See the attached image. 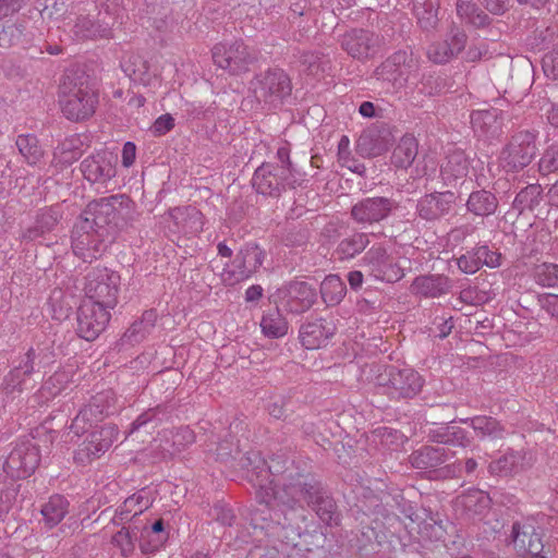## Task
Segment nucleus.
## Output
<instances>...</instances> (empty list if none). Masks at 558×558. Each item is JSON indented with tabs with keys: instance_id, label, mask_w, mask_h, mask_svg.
<instances>
[{
	"instance_id": "obj_58",
	"label": "nucleus",
	"mask_w": 558,
	"mask_h": 558,
	"mask_svg": "<svg viewBox=\"0 0 558 558\" xmlns=\"http://www.w3.org/2000/svg\"><path fill=\"white\" fill-rule=\"evenodd\" d=\"M112 544L119 548L120 554L124 558H129L134 554L135 542L131 535V531L121 527L111 539Z\"/></svg>"
},
{
	"instance_id": "obj_12",
	"label": "nucleus",
	"mask_w": 558,
	"mask_h": 558,
	"mask_svg": "<svg viewBox=\"0 0 558 558\" xmlns=\"http://www.w3.org/2000/svg\"><path fill=\"white\" fill-rule=\"evenodd\" d=\"M274 296L287 312L302 314L315 304L317 292L306 281L292 280L278 288Z\"/></svg>"
},
{
	"instance_id": "obj_35",
	"label": "nucleus",
	"mask_w": 558,
	"mask_h": 558,
	"mask_svg": "<svg viewBox=\"0 0 558 558\" xmlns=\"http://www.w3.org/2000/svg\"><path fill=\"white\" fill-rule=\"evenodd\" d=\"M157 313L154 310L145 311L141 319L134 322L124 332L121 340L126 344H135L142 342L155 328Z\"/></svg>"
},
{
	"instance_id": "obj_5",
	"label": "nucleus",
	"mask_w": 558,
	"mask_h": 558,
	"mask_svg": "<svg viewBox=\"0 0 558 558\" xmlns=\"http://www.w3.org/2000/svg\"><path fill=\"white\" fill-rule=\"evenodd\" d=\"M121 277L109 268H95L85 277V301L113 310L118 304Z\"/></svg>"
},
{
	"instance_id": "obj_57",
	"label": "nucleus",
	"mask_w": 558,
	"mask_h": 558,
	"mask_svg": "<svg viewBox=\"0 0 558 558\" xmlns=\"http://www.w3.org/2000/svg\"><path fill=\"white\" fill-rule=\"evenodd\" d=\"M168 539V534H150L143 530L140 535V549L143 555H153L160 550Z\"/></svg>"
},
{
	"instance_id": "obj_29",
	"label": "nucleus",
	"mask_w": 558,
	"mask_h": 558,
	"mask_svg": "<svg viewBox=\"0 0 558 558\" xmlns=\"http://www.w3.org/2000/svg\"><path fill=\"white\" fill-rule=\"evenodd\" d=\"M451 288V279L444 275L420 276L411 284L413 293L425 298H438L448 293Z\"/></svg>"
},
{
	"instance_id": "obj_11",
	"label": "nucleus",
	"mask_w": 558,
	"mask_h": 558,
	"mask_svg": "<svg viewBox=\"0 0 558 558\" xmlns=\"http://www.w3.org/2000/svg\"><path fill=\"white\" fill-rule=\"evenodd\" d=\"M265 252L256 244L247 243L221 274L222 280L234 284L252 277L263 265Z\"/></svg>"
},
{
	"instance_id": "obj_61",
	"label": "nucleus",
	"mask_w": 558,
	"mask_h": 558,
	"mask_svg": "<svg viewBox=\"0 0 558 558\" xmlns=\"http://www.w3.org/2000/svg\"><path fill=\"white\" fill-rule=\"evenodd\" d=\"M477 254L476 246L468 251L465 254H462L457 259L459 269L464 274H475L478 271L481 269V263Z\"/></svg>"
},
{
	"instance_id": "obj_20",
	"label": "nucleus",
	"mask_w": 558,
	"mask_h": 558,
	"mask_svg": "<svg viewBox=\"0 0 558 558\" xmlns=\"http://www.w3.org/2000/svg\"><path fill=\"white\" fill-rule=\"evenodd\" d=\"M456 199V194L451 191L425 194L417 199L415 214L426 222L439 221L451 214Z\"/></svg>"
},
{
	"instance_id": "obj_36",
	"label": "nucleus",
	"mask_w": 558,
	"mask_h": 558,
	"mask_svg": "<svg viewBox=\"0 0 558 558\" xmlns=\"http://www.w3.org/2000/svg\"><path fill=\"white\" fill-rule=\"evenodd\" d=\"M498 208L496 195L486 190L474 191L466 201V209L478 217L494 215Z\"/></svg>"
},
{
	"instance_id": "obj_39",
	"label": "nucleus",
	"mask_w": 558,
	"mask_h": 558,
	"mask_svg": "<svg viewBox=\"0 0 558 558\" xmlns=\"http://www.w3.org/2000/svg\"><path fill=\"white\" fill-rule=\"evenodd\" d=\"M302 71L307 75L319 77L331 69L328 56L318 51H303L299 57Z\"/></svg>"
},
{
	"instance_id": "obj_54",
	"label": "nucleus",
	"mask_w": 558,
	"mask_h": 558,
	"mask_svg": "<svg viewBox=\"0 0 558 558\" xmlns=\"http://www.w3.org/2000/svg\"><path fill=\"white\" fill-rule=\"evenodd\" d=\"M536 283L546 288H558V265L543 263L534 268Z\"/></svg>"
},
{
	"instance_id": "obj_62",
	"label": "nucleus",
	"mask_w": 558,
	"mask_h": 558,
	"mask_svg": "<svg viewBox=\"0 0 558 558\" xmlns=\"http://www.w3.org/2000/svg\"><path fill=\"white\" fill-rule=\"evenodd\" d=\"M538 168L542 174L558 171V145L549 146L543 154Z\"/></svg>"
},
{
	"instance_id": "obj_7",
	"label": "nucleus",
	"mask_w": 558,
	"mask_h": 558,
	"mask_svg": "<svg viewBox=\"0 0 558 558\" xmlns=\"http://www.w3.org/2000/svg\"><path fill=\"white\" fill-rule=\"evenodd\" d=\"M214 63L232 75H240L256 62L257 54L243 40L220 43L211 50Z\"/></svg>"
},
{
	"instance_id": "obj_19",
	"label": "nucleus",
	"mask_w": 558,
	"mask_h": 558,
	"mask_svg": "<svg viewBox=\"0 0 558 558\" xmlns=\"http://www.w3.org/2000/svg\"><path fill=\"white\" fill-rule=\"evenodd\" d=\"M398 207V203L389 197H366L351 207V218L359 225L372 226L387 219Z\"/></svg>"
},
{
	"instance_id": "obj_38",
	"label": "nucleus",
	"mask_w": 558,
	"mask_h": 558,
	"mask_svg": "<svg viewBox=\"0 0 558 558\" xmlns=\"http://www.w3.org/2000/svg\"><path fill=\"white\" fill-rule=\"evenodd\" d=\"M170 216L184 234L197 233L203 229L202 214L196 208H174Z\"/></svg>"
},
{
	"instance_id": "obj_37",
	"label": "nucleus",
	"mask_w": 558,
	"mask_h": 558,
	"mask_svg": "<svg viewBox=\"0 0 558 558\" xmlns=\"http://www.w3.org/2000/svg\"><path fill=\"white\" fill-rule=\"evenodd\" d=\"M456 11L460 21L466 25L483 28L490 24V17L472 1L458 0Z\"/></svg>"
},
{
	"instance_id": "obj_33",
	"label": "nucleus",
	"mask_w": 558,
	"mask_h": 558,
	"mask_svg": "<svg viewBox=\"0 0 558 558\" xmlns=\"http://www.w3.org/2000/svg\"><path fill=\"white\" fill-rule=\"evenodd\" d=\"M468 173L469 161L463 151L449 154L440 169L441 180L447 186H454L457 181L465 178Z\"/></svg>"
},
{
	"instance_id": "obj_59",
	"label": "nucleus",
	"mask_w": 558,
	"mask_h": 558,
	"mask_svg": "<svg viewBox=\"0 0 558 558\" xmlns=\"http://www.w3.org/2000/svg\"><path fill=\"white\" fill-rule=\"evenodd\" d=\"M542 193L541 185L531 184L521 190L515 196L514 203L521 208L532 209L534 206L539 204V196Z\"/></svg>"
},
{
	"instance_id": "obj_8",
	"label": "nucleus",
	"mask_w": 558,
	"mask_h": 558,
	"mask_svg": "<svg viewBox=\"0 0 558 558\" xmlns=\"http://www.w3.org/2000/svg\"><path fill=\"white\" fill-rule=\"evenodd\" d=\"M251 87L258 101L274 106L281 104L292 90L290 77L281 69H269L257 74Z\"/></svg>"
},
{
	"instance_id": "obj_13",
	"label": "nucleus",
	"mask_w": 558,
	"mask_h": 558,
	"mask_svg": "<svg viewBox=\"0 0 558 558\" xmlns=\"http://www.w3.org/2000/svg\"><path fill=\"white\" fill-rule=\"evenodd\" d=\"M384 44L383 36L363 28L351 29L341 38L342 49L359 61L374 58L383 50Z\"/></svg>"
},
{
	"instance_id": "obj_17",
	"label": "nucleus",
	"mask_w": 558,
	"mask_h": 558,
	"mask_svg": "<svg viewBox=\"0 0 558 558\" xmlns=\"http://www.w3.org/2000/svg\"><path fill=\"white\" fill-rule=\"evenodd\" d=\"M362 266L376 280L396 282L403 277L402 269L381 245H374L365 253Z\"/></svg>"
},
{
	"instance_id": "obj_47",
	"label": "nucleus",
	"mask_w": 558,
	"mask_h": 558,
	"mask_svg": "<svg viewBox=\"0 0 558 558\" xmlns=\"http://www.w3.org/2000/svg\"><path fill=\"white\" fill-rule=\"evenodd\" d=\"M390 495L384 494L381 497L372 496L365 502L366 510L376 515V520L380 518L384 520V524L392 525L398 517L391 511L389 507Z\"/></svg>"
},
{
	"instance_id": "obj_40",
	"label": "nucleus",
	"mask_w": 558,
	"mask_h": 558,
	"mask_svg": "<svg viewBox=\"0 0 558 558\" xmlns=\"http://www.w3.org/2000/svg\"><path fill=\"white\" fill-rule=\"evenodd\" d=\"M262 332L268 338H281L288 333L289 324L278 307L264 313L260 320Z\"/></svg>"
},
{
	"instance_id": "obj_49",
	"label": "nucleus",
	"mask_w": 558,
	"mask_h": 558,
	"mask_svg": "<svg viewBox=\"0 0 558 558\" xmlns=\"http://www.w3.org/2000/svg\"><path fill=\"white\" fill-rule=\"evenodd\" d=\"M168 411L166 407L157 405L143 412L131 424L130 433H134L142 427L150 426L156 428L166 417Z\"/></svg>"
},
{
	"instance_id": "obj_10",
	"label": "nucleus",
	"mask_w": 558,
	"mask_h": 558,
	"mask_svg": "<svg viewBox=\"0 0 558 558\" xmlns=\"http://www.w3.org/2000/svg\"><path fill=\"white\" fill-rule=\"evenodd\" d=\"M412 58L405 51H397L381 62L374 71V77L387 90L403 88L414 68Z\"/></svg>"
},
{
	"instance_id": "obj_63",
	"label": "nucleus",
	"mask_w": 558,
	"mask_h": 558,
	"mask_svg": "<svg viewBox=\"0 0 558 558\" xmlns=\"http://www.w3.org/2000/svg\"><path fill=\"white\" fill-rule=\"evenodd\" d=\"M39 357L40 353L34 348H29L14 368L19 369L20 373L28 379L29 376L35 373L36 361Z\"/></svg>"
},
{
	"instance_id": "obj_53",
	"label": "nucleus",
	"mask_w": 558,
	"mask_h": 558,
	"mask_svg": "<svg viewBox=\"0 0 558 558\" xmlns=\"http://www.w3.org/2000/svg\"><path fill=\"white\" fill-rule=\"evenodd\" d=\"M107 399L108 393H97L90 399L89 403L84 407L93 408L92 413L85 416V421L90 428H95L97 423L101 421L105 415L109 414V405L106 404Z\"/></svg>"
},
{
	"instance_id": "obj_6",
	"label": "nucleus",
	"mask_w": 558,
	"mask_h": 558,
	"mask_svg": "<svg viewBox=\"0 0 558 558\" xmlns=\"http://www.w3.org/2000/svg\"><path fill=\"white\" fill-rule=\"evenodd\" d=\"M376 384L385 388L392 399H412L421 392L424 379L413 368L390 365L377 376Z\"/></svg>"
},
{
	"instance_id": "obj_41",
	"label": "nucleus",
	"mask_w": 558,
	"mask_h": 558,
	"mask_svg": "<svg viewBox=\"0 0 558 558\" xmlns=\"http://www.w3.org/2000/svg\"><path fill=\"white\" fill-rule=\"evenodd\" d=\"M69 511V501L62 495H52L49 500L43 505L41 514L45 524L48 527L58 525Z\"/></svg>"
},
{
	"instance_id": "obj_48",
	"label": "nucleus",
	"mask_w": 558,
	"mask_h": 558,
	"mask_svg": "<svg viewBox=\"0 0 558 558\" xmlns=\"http://www.w3.org/2000/svg\"><path fill=\"white\" fill-rule=\"evenodd\" d=\"M151 499L141 492L128 497L119 507L117 513L121 520H129L130 514H132V518H135L144 510L148 509L151 506Z\"/></svg>"
},
{
	"instance_id": "obj_9",
	"label": "nucleus",
	"mask_w": 558,
	"mask_h": 558,
	"mask_svg": "<svg viewBox=\"0 0 558 558\" xmlns=\"http://www.w3.org/2000/svg\"><path fill=\"white\" fill-rule=\"evenodd\" d=\"M536 133L515 132L501 151V162L507 171H519L531 163L536 155Z\"/></svg>"
},
{
	"instance_id": "obj_43",
	"label": "nucleus",
	"mask_w": 558,
	"mask_h": 558,
	"mask_svg": "<svg viewBox=\"0 0 558 558\" xmlns=\"http://www.w3.org/2000/svg\"><path fill=\"white\" fill-rule=\"evenodd\" d=\"M15 144L20 154L29 166L37 165L44 156L38 138L33 134L19 135Z\"/></svg>"
},
{
	"instance_id": "obj_21",
	"label": "nucleus",
	"mask_w": 558,
	"mask_h": 558,
	"mask_svg": "<svg viewBox=\"0 0 558 558\" xmlns=\"http://www.w3.org/2000/svg\"><path fill=\"white\" fill-rule=\"evenodd\" d=\"M395 138L385 123L373 124L362 132L356 142V151L362 157H376L392 145Z\"/></svg>"
},
{
	"instance_id": "obj_16",
	"label": "nucleus",
	"mask_w": 558,
	"mask_h": 558,
	"mask_svg": "<svg viewBox=\"0 0 558 558\" xmlns=\"http://www.w3.org/2000/svg\"><path fill=\"white\" fill-rule=\"evenodd\" d=\"M110 311L93 301H83L77 310V335L87 341L98 338L110 320Z\"/></svg>"
},
{
	"instance_id": "obj_4",
	"label": "nucleus",
	"mask_w": 558,
	"mask_h": 558,
	"mask_svg": "<svg viewBox=\"0 0 558 558\" xmlns=\"http://www.w3.org/2000/svg\"><path fill=\"white\" fill-rule=\"evenodd\" d=\"M90 204L98 220L111 225L116 235L120 229L137 221L140 216L135 203L124 194L101 197Z\"/></svg>"
},
{
	"instance_id": "obj_55",
	"label": "nucleus",
	"mask_w": 558,
	"mask_h": 558,
	"mask_svg": "<svg viewBox=\"0 0 558 558\" xmlns=\"http://www.w3.org/2000/svg\"><path fill=\"white\" fill-rule=\"evenodd\" d=\"M69 381L70 375L68 372L57 371L44 384L40 391V396L46 397V395L48 393L49 396H47V398H54L68 386Z\"/></svg>"
},
{
	"instance_id": "obj_2",
	"label": "nucleus",
	"mask_w": 558,
	"mask_h": 558,
	"mask_svg": "<svg viewBox=\"0 0 558 558\" xmlns=\"http://www.w3.org/2000/svg\"><path fill=\"white\" fill-rule=\"evenodd\" d=\"M59 106L62 114L70 121L89 119L98 105V92L84 72L64 75L59 85Z\"/></svg>"
},
{
	"instance_id": "obj_52",
	"label": "nucleus",
	"mask_w": 558,
	"mask_h": 558,
	"mask_svg": "<svg viewBox=\"0 0 558 558\" xmlns=\"http://www.w3.org/2000/svg\"><path fill=\"white\" fill-rule=\"evenodd\" d=\"M27 378L19 369H11L3 378L1 389L3 393L11 399L16 398L26 389Z\"/></svg>"
},
{
	"instance_id": "obj_18",
	"label": "nucleus",
	"mask_w": 558,
	"mask_h": 558,
	"mask_svg": "<svg viewBox=\"0 0 558 558\" xmlns=\"http://www.w3.org/2000/svg\"><path fill=\"white\" fill-rule=\"evenodd\" d=\"M509 538L515 551L521 556L541 554L544 548L541 527L533 517L514 521Z\"/></svg>"
},
{
	"instance_id": "obj_27",
	"label": "nucleus",
	"mask_w": 558,
	"mask_h": 558,
	"mask_svg": "<svg viewBox=\"0 0 558 558\" xmlns=\"http://www.w3.org/2000/svg\"><path fill=\"white\" fill-rule=\"evenodd\" d=\"M118 430L114 425H96L87 435L84 441L83 451L88 457H98L101 452L107 451L117 439Z\"/></svg>"
},
{
	"instance_id": "obj_26",
	"label": "nucleus",
	"mask_w": 558,
	"mask_h": 558,
	"mask_svg": "<svg viewBox=\"0 0 558 558\" xmlns=\"http://www.w3.org/2000/svg\"><path fill=\"white\" fill-rule=\"evenodd\" d=\"M531 465V458L524 450L508 449L498 459L488 464V472L495 476H509Z\"/></svg>"
},
{
	"instance_id": "obj_23",
	"label": "nucleus",
	"mask_w": 558,
	"mask_h": 558,
	"mask_svg": "<svg viewBox=\"0 0 558 558\" xmlns=\"http://www.w3.org/2000/svg\"><path fill=\"white\" fill-rule=\"evenodd\" d=\"M466 41L468 36L464 31L452 28L446 39L429 46L427 57L434 63L445 64L464 50Z\"/></svg>"
},
{
	"instance_id": "obj_1",
	"label": "nucleus",
	"mask_w": 558,
	"mask_h": 558,
	"mask_svg": "<svg viewBox=\"0 0 558 558\" xmlns=\"http://www.w3.org/2000/svg\"><path fill=\"white\" fill-rule=\"evenodd\" d=\"M241 466L248 470V480L256 488V498L262 504L287 508L283 522H279L286 531L287 543H293L301 537L302 526L306 515L302 501H305L318 518L331 525L338 524L339 514L333 498L325 490L315 477L298 472L293 465L281 470L279 462L266 461L257 451H248L241 458Z\"/></svg>"
},
{
	"instance_id": "obj_51",
	"label": "nucleus",
	"mask_w": 558,
	"mask_h": 558,
	"mask_svg": "<svg viewBox=\"0 0 558 558\" xmlns=\"http://www.w3.org/2000/svg\"><path fill=\"white\" fill-rule=\"evenodd\" d=\"M435 440L442 446H459L465 448L470 446L471 439L468 433L458 426H448L442 434H437Z\"/></svg>"
},
{
	"instance_id": "obj_24",
	"label": "nucleus",
	"mask_w": 558,
	"mask_h": 558,
	"mask_svg": "<svg viewBox=\"0 0 558 558\" xmlns=\"http://www.w3.org/2000/svg\"><path fill=\"white\" fill-rule=\"evenodd\" d=\"M335 332L336 326L331 319L318 317L301 325L300 339L305 349L315 350L326 345Z\"/></svg>"
},
{
	"instance_id": "obj_34",
	"label": "nucleus",
	"mask_w": 558,
	"mask_h": 558,
	"mask_svg": "<svg viewBox=\"0 0 558 558\" xmlns=\"http://www.w3.org/2000/svg\"><path fill=\"white\" fill-rule=\"evenodd\" d=\"M413 13L417 24L424 31H433L437 27L440 0H412Z\"/></svg>"
},
{
	"instance_id": "obj_25",
	"label": "nucleus",
	"mask_w": 558,
	"mask_h": 558,
	"mask_svg": "<svg viewBox=\"0 0 558 558\" xmlns=\"http://www.w3.org/2000/svg\"><path fill=\"white\" fill-rule=\"evenodd\" d=\"M454 457V451L450 447L442 446H424L418 450H415L410 456V462L413 468L420 470H435L438 466L446 464L449 469L451 465L448 464Z\"/></svg>"
},
{
	"instance_id": "obj_30",
	"label": "nucleus",
	"mask_w": 558,
	"mask_h": 558,
	"mask_svg": "<svg viewBox=\"0 0 558 558\" xmlns=\"http://www.w3.org/2000/svg\"><path fill=\"white\" fill-rule=\"evenodd\" d=\"M471 124L476 134L487 138L499 135L501 120L497 109L476 110L471 113Z\"/></svg>"
},
{
	"instance_id": "obj_32",
	"label": "nucleus",
	"mask_w": 558,
	"mask_h": 558,
	"mask_svg": "<svg viewBox=\"0 0 558 558\" xmlns=\"http://www.w3.org/2000/svg\"><path fill=\"white\" fill-rule=\"evenodd\" d=\"M74 35L80 39L109 38L111 27L105 21L90 15H78L73 26Z\"/></svg>"
},
{
	"instance_id": "obj_60",
	"label": "nucleus",
	"mask_w": 558,
	"mask_h": 558,
	"mask_svg": "<svg viewBox=\"0 0 558 558\" xmlns=\"http://www.w3.org/2000/svg\"><path fill=\"white\" fill-rule=\"evenodd\" d=\"M195 442V434L189 426H181L172 433L173 452H181Z\"/></svg>"
},
{
	"instance_id": "obj_3",
	"label": "nucleus",
	"mask_w": 558,
	"mask_h": 558,
	"mask_svg": "<svg viewBox=\"0 0 558 558\" xmlns=\"http://www.w3.org/2000/svg\"><path fill=\"white\" fill-rule=\"evenodd\" d=\"M114 238L113 227L100 222L89 203L73 227L72 250L77 257L92 263L102 255Z\"/></svg>"
},
{
	"instance_id": "obj_14",
	"label": "nucleus",
	"mask_w": 558,
	"mask_h": 558,
	"mask_svg": "<svg viewBox=\"0 0 558 558\" xmlns=\"http://www.w3.org/2000/svg\"><path fill=\"white\" fill-rule=\"evenodd\" d=\"M294 175L287 167H278L264 162L254 172L252 178L253 187L257 193L277 197L287 186H293Z\"/></svg>"
},
{
	"instance_id": "obj_50",
	"label": "nucleus",
	"mask_w": 558,
	"mask_h": 558,
	"mask_svg": "<svg viewBox=\"0 0 558 558\" xmlns=\"http://www.w3.org/2000/svg\"><path fill=\"white\" fill-rule=\"evenodd\" d=\"M24 29V25L19 23L2 26L0 28V47L24 46L27 43Z\"/></svg>"
},
{
	"instance_id": "obj_56",
	"label": "nucleus",
	"mask_w": 558,
	"mask_h": 558,
	"mask_svg": "<svg viewBox=\"0 0 558 558\" xmlns=\"http://www.w3.org/2000/svg\"><path fill=\"white\" fill-rule=\"evenodd\" d=\"M338 161L342 167H347L352 172L362 173L365 171L364 165L351 157L350 140L345 135L341 136L338 143Z\"/></svg>"
},
{
	"instance_id": "obj_64",
	"label": "nucleus",
	"mask_w": 558,
	"mask_h": 558,
	"mask_svg": "<svg viewBox=\"0 0 558 558\" xmlns=\"http://www.w3.org/2000/svg\"><path fill=\"white\" fill-rule=\"evenodd\" d=\"M542 65L547 77L558 80V46L543 57Z\"/></svg>"
},
{
	"instance_id": "obj_44",
	"label": "nucleus",
	"mask_w": 558,
	"mask_h": 558,
	"mask_svg": "<svg viewBox=\"0 0 558 558\" xmlns=\"http://www.w3.org/2000/svg\"><path fill=\"white\" fill-rule=\"evenodd\" d=\"M368 244V234L356 232L339 242L337 253L341 258H353L363 252Z\"/></svg>"
},
{
	"instance_id": "obj_46",
	"label": "nucleus",
	"mask_w": 558,
	"mask_h": 558,
	"mask_svg": "<svg viewBox=\"0 0 558 558\" xmlns=\"http://www.w3.org/2000/svg\"><path fill=\"white\" fill-rule=\"evenodd\" d=\"M390 495L384 494L381 497L372 496L365 502L366 510L376 515V520L380 518L384 520V524L392 525L398 517L391 511L389 507Z\"/></svg>"
},
{
	"instance_id": "obj_15",
	"label": "nucleus",
	"mask_w": 558,
	"mask_h": 558,
	"mask_svg": "<svg viewBox=\"0 0 558 558\" xmlns=\"http://www.w3.org/2000/svg\"><path fill=\"white\" fill-rule=\"evenodd\" d=\"M40 461L37 446L29 439L17 441L3 464L4 472L12 478H25L34 473Z\"/></svg>"
},
{
	"instance_id": "obj_22",
	"label": "nucleus",
	"mask_w": 558,
	"mask_h": 558,
	"mask_svg": "<svg viewBox=\"0 0 558 558\" xmlns=\"http://www.w3.org/2000/svg\"><path fill=\"white\" fill-rule=\"evenodd\" d=\"M112 154L98 151L81 162V171L90 183L105 184L116 175Z\"/></svg>"
},
{
	"instance_id": "obj_45",
	"label": "nucleus",
	"mask_w": 558,
	"mask_h": 558,
	"mask_svg": "<svg viewBox=\"0 0 558 558\" xmlns=\"http://www.w3.org/2000/svg\"><path fill=\"white\" fill-rule=\"evenodd\" d=\"M417 155V143L412 136H403L392 154V162L400 168L409 167Z\"/></svg>"
},
{
	"instance_id": "obj_31",
	"label": "nucleus",
	"mask_w": 558,
	"mask_h": 558,
	"mask_svg": "<svg viewBox=\"0 0 558 558\" xmlns=\"http://www.w3.org/2000/svg\"><path fill=\"white\" fill-rule=\"evenodd\" d=\"M460 422L469 424L481 439L498 440L507 435L505 425L493 416L476 415L474 417L461 418Z\"/></svg>"
},
{
	"instance_id": "obj_42",
	"label": "nucleus",
	"mask_w": 558,
	"mask_h": 558,
	"mask_svg": "<svg viewBox=\"0 0 558 558\" xmlns=\"http://www.w3.org/2000/svg\"><path fill=\"white\" fill-rule=\"evenodd\" d=\"M345 292V284L338 275H328L320 284L322 299L328 306L339 304Z\"/></svg>"
},
{
	"instance_id": "obj_28",
	"label": "nucleus",
	"mask_w": 558,
	"mask_h": 558,
	"mask_svg": "<svg viewBox=\"0 0 558 558\" xmlns=\"http://www.w3.org/2000/svg\"><path fill=\"white\" fill-rule=\"evenodd\" d=\"M61 215L54 207H46L40 209L36 217L33 226L27 227L21 234V239L24 241H34L46 233L54 230L59 223Z\"/></svg>"
}]
</instances>
